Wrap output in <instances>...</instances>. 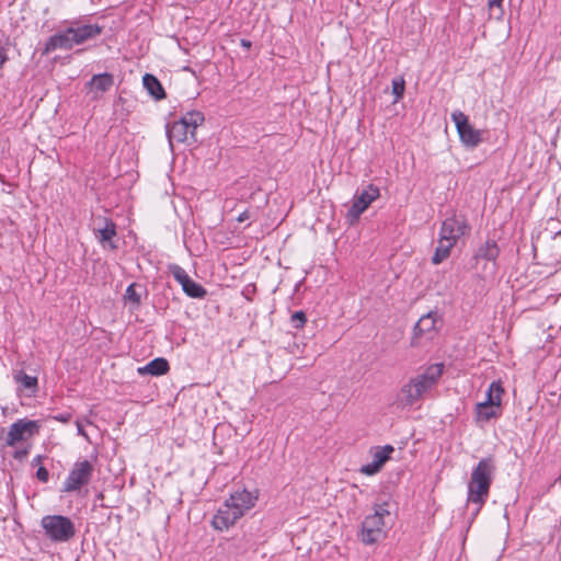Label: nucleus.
Returning a JSON list of instances; mask_svg holds the SVG:
<instances>
[{"mask_svg": "<svg viewBox=\"0 0 561 561\" xmlns=\"http://www.w3.org/2000/svg\"><path fill=\"white\" fill-rule=\"evenodd\" d=\"M103 26L99 24L83 23L81 20H72L68 25L57 31L45 43L43 54L56 49H72L101 35Z\"/></svg>", "mask_w": 561, "mask_h": 561, "instance_id": "f257e3e1", "label": "nucleus"}, {"mask_svg": "<svg viewBox=\"0 0 561 561\" xmlns=\"http://www.w3.org/2000/svg\"><path fill=\"white\" fill-rule=\"evenodd\" d=\"M444 364L435 363L427 366L424 371L410 378L402 385L398 394L397 402L401 407H412L417 403L423 396L436 387L444 373Z\"/></svg>", "mask_w": 561, "mask_h": 561, "instance_id": "f03ea898", "label": "nucleus"}, {"mask_svg": "<svg viewBox=\"0 0 561 561\" xmlns=\"http://www.w3.org/2000/svg\"><path fill=\"white\" fill-rule=\"evenodd\" d=\"M471 227L462 215L453 214L447 217L440 227L438 245L432 257L433 264H439L450 255L451 249L458 240L469 234Z\"/></svg>", "mask_w": 561, "mask_h": 561, "instance_id": "7ed1b4c3", "label": "nucleus"}, {"mask_svg": "<svg viewBox=\"0 0 561 561\" xmlns=\"http://www.w3.org/2000/svg\"><path fill=\"white\" fill-rule=\"evenodd\" d=\"M495 470L492 457L482 458L472 469L468 484V502L478 505V511L486 501Z\"/></svg>", "mask_w": 561, "mask_h": 561, "instance_id": "20e7f679", "label": "nucleus"}, {"mask_svg": "<svg viewBox=\"0 0 561 561\" xmlns=\"http://www.w3.org/2000/svg\"><path fill=\"white\" fill-rule=\"evenodd\" d=\"M41 527L45 537L54 543L69 542L77 533L76 525L71 518L58 514L43 516Z\"/></svg>", "mask_w": 561, "mask_h": 561, "instance_id": "39448f33", "label": "nucleus"}, {"mask_svg": "<svg viewBox=\"0 0 561 561\" xmlns=\"http://www.w3.org/2000/svg\"><path fill=\"white\" fill-rule=\"evenodd\" d=\"M390 513L383 505H378L375 513L365 517L362 523L360 540L366 545L378 542L386 536Z\"/></svg>", "mask_w": 561, "mask_h": 561, "instance_id": "423d86ee", "label": "nucleus"}, {"mask_svg": "<svg viewBox=\"0 0 561 561\" xmlns=\"http://www.w3.org/2000/svg\"><path fill=\"white\" fill-rule=\"evenodd\" d=\"M94 465L88 459L77 460L66 477L61 492L72 493L87 486L93 477Z\"/></svg>", "mask_w": 561, "mask_h": 561, "instance_id": "0eeeda50", "label": "nucleus"}, {"mask_svg": "<svg viewBox=\"0 0 561 561\" xmlns=\"http://www.w3.org/2000/svg\"><path fill=\"white\" fill-rule=\"evenodd\" d=\"M450 118L456 126L460 142L465 148L474 149L483 141L485 131L476 129L463 112L456 110L451 113Z\"/></svg>", "mask_w": 561, "mask_h": 561, "instance_id": "6e6552de", "label": "nucleus"}, {"mask_svg": "<svg viewBox=\"0 0 561 561\" xmlns=\"http://www.w3.org/2000/svg\"><path fill=\"white\" fill-rule=\"evenodd\" d=\"M38 431L39 425L36 421L20 419L10 425L4 438L5 444L10 447H14L18 443L27 440L36 435Z\"/></svg>", "mask_w": 561, "mask_h": 561, "instance_id": "1a4fd4ad", "label": "nucleus"}, {"mask_svg": "<svg viewBox=\"0 0 561 561\" xmlns=\"http://www.w3.org/2000/svg\"><path fill=\"white\" fill-rule=\"evenodd\" d=\"M169 268L174 279L182 286L183 291L188 297L203 299L207 295V290L199 283L193 280L183 267L172 264Z\"/></svg>", "mask_w": 561, "mask_h": 561, "instance_id": "9d476101", "label": "nucleus"}, {"mask_svg": "<svg viewBox=\"0 0 561 561\" xmlns=\"http://www.w3.org/2000/svg\"><path fill=\"white\" fill-rule=\"evenodd\" d=\"M379 188L373 184L368 185L359 195H357L348 209V216L358 219L368 206L379 197Z\"/></svg>", "mask_w": 561, "mask_h": 561, "instance_id": "9b49d317", "label": "nucleus"}, {"mask_svg": "<svg viewBox=\"0 0 561 561\" xmlns=\"http://www.w3.org/2000/svg\"><path fill=\"white\" fill-rule=\"evenodd\" d=\"M240 512L236 511L228 501L218 508L217 513L214 515L211 525L217 530H227L229 527L234 525V523L241 518Z\"/></svg>", "mask_w": 561, "mask_h": 561, "instance_id": "f8f14e48", "label": "nucleus"}, {"mask_svg": "<svg viewBox=\"0 0 561 561\" xmlns=\"http://www.w3.org/2000/svg\"><path fill=\"white\" fill-rule=\"evenodd\" d=\"M394 451L393 446L385 445L382 447H375L373 449V461L363 466L360 472L366 476L376 474L381 470L383 465L390 459L391 454Z\"/></svg>", "mask_w": 561, "mask_h": 561, "instance_id": "ddd939ff", "label": "nucleus"}, {"mask_svg": "<svg viewBox=\"0 0 561 561\" xmlns=\"http://www.w3.org/2000/svg\"><path fill=\"white\" fill-rule=\"evenodd\" d=\"M257 497H259L257 490H254L253 492L242 490V491H237V492L232 493L229 496V499H227L226 501H228V503L236 511L240 512V516H243L245 514V512H248L255 505Z\"/></svg>", "mask_w": 561, "mask_h": 561, "instance_id": "4468645a", "label": "nucleus"}, {"mask_svg": "<svg viewBox=\"0 0 561 561\" xmlns=\"http://www.w3.org/2000/svg\"><path fill=\"white\" fill-rule=\"evenodd\" d=\"M103 227L95 229V236L104 249L116 250L117 244L113 241L116 236V225L113 220L103 218Z\"/></svg>", "mask_w": 561, "mask_h": 561, "instance_id": "2eb2a0df", "label": "nucleus"}, {"mask_svg": "<svg viewBox=\"0 0 561 561\" xmlns=\"http://www.w3.org/2000/svg\"><path fill=\"white\" fill-rule=\"evenodd\" d=\"M165 128L167 136L171 146L173 141L185 142L188 140V137L191 136V129L187 128L185 126V122L181 119L172 124H168Z\"/></svg>", "mask_w": 561, "mask_h": 561, "instance_id": "dca6fc26", "label": "nucleus"}, {"mask_svg": "<svg viewBox=\"0 0 561 561\" xmlns=\"http://www.w3.org/2000/svg\"><path fill=\"white\" fill-rule=\"evenodd\" d=\"M98 99L104 92L108 91L114 84V77L108 72L94 75L88 83Z\"/></svg>", "mask_w": 561, "mask_h": 561, "instance_id": "f3484780", "label": "nucleus"}, {"mask_svg": "<svg viewBox=\"0 0 561 561\" xmlns=\"http://www.w3.org/2000/svg\"><path fill=\"white\" fill-rule=\"evenodd\" d=\"M437 316L435 312H428L420 318L414 327V334L422 336L424 334H431L436 330Z\"/></svg>", "mask_w": 561, "mask_h": 561, "instance_id": "a211bd4d", "label": "nucleus"}, {"mask_svg": "<svg viewBox=\"0 0 561 561\" xmlns=\"http://www.w3.org/2000/svg\"><path fill=\"white\" fill-rule=\"evenodd\" d=\"M169 363L165 358L157 357L144 367L138 368L139 374H149L151 376H161L169 370Z\"/></svg>", "mask_w": 561, "mask_h": 561, "instance_id": "6ab92c4d", "label": "nucleus"}, {"mask_svg": "<svg viewBox=\"0 0 561 561\" xmlns=\"http://www.w3.org/2000/svg\"><path fill=\"white\" fill-rule=\"evenodd\" d=\"M142 83L148 93L156 100L165 98V92L160 81L151 73H146L142 78Z\"/></svg>", "mask_w": 561, "mask_h": 561, "instance_id": "aec40b11", "label": "nucleus"}, {"mask_svg": "<svg viewBox=\"0 0 561 561\" xmlns=\"http://www.w3.org/2000/svg\"><path fill=\"white\" fill-rule=\"evenodd\" d=\"M180 119L185 122V126L191 129V138L195 140V130L199 125L204 123V114L199 111H191Z\"/></svg>", "mask_w": 561, "mask_h": 561, "instance_id": "412c9836", "label": "nucleus"}, {"mask_svg": "<svg viewBox=\"0 0 561 561\" xmlns=\"http://www.w3.org/2000/svg\"><path fill=\"white\" fill-rule=\"evenodd\" d=\"M503 393H504V389L502 387L501 381H493L489 386V389L486 391V399L483 403L500 407Z\"/></svg>", "mask_w": 561, "mask_h": 561, "instance_id": "4be33fe9", "label": "nucleus"}, {"mask_svg": "<svg viewBox=\"0 0 561 561\" xmlns=\"http://www.w3.org/2000/svg\"><path fill=\"white\" fill-rule=\"evenodd\" d=\"M13 379L23 389L31 390L32 393L37 391V378L35 376H30L25 371L19 370L13 374Z\"/></svg>", "mask_w": 561, "mask_h": 561, "instance_id": "5701e85b", "label": "nucleus"}, {"mask_svg": "<svg viewBox=\"0 0 561 561\" xmlns=\"http://www.w3.org/2000/svg\"><path fill=\"white\" fill-rule=\"evenodd\" d=\"M500 254V249L495 241L488 240L484 244H482L477 253L478 257H482L488 261H495Z\"/></svg>", "mask_w": 561, "mask_h": 561, "instance_id": "b1692460", "label": "nucleus"}, {"mask_svg": "<svg viewBox=\"0 0 561 561\" xmlns=\"http://www.w3.org/2000/svg\"><path fill=\"white\" fill-rule=\"evenodd\" d=\"M496 405H490L488 403L480 402L477 404V412L479 419L489 421L497 415Z\"/></svg>", "mask_w": 561, "mask_h": 561, "instance_id": "393cba45", "label": "nucleus"}, {"mask_svg": "<svg viewBox=\"0 0 561 561\" xmlns=\"http://www.w3.org/2000/svg\"><path fill=\"white\" fill-rule=\"evenodd\" d=\"M392 93L394 95V102H399L404 94L405 81L402 77L393 78L391 81Z\"/></svg>", "mask_w": 561, "mask_h": 561, "instance_id": "a878e982", "label": "nucleus"}, {"mask_svg": "<svg viewBox=\"0 0 561 561\" xmlns=\"http://www.w3.org/2000/svg\"><path fill=\"white\" fill-rule=\"evenodd\" d=\"M307 322V316L304 311L299 310L291 314L290 323L295 329H302Z\"/></svg>", "mask_w": 561, "mask_h": 561, "instance_id": "bb28decb", "label": "nucleus"}, {"mask_svg": "<svg viewBox=\"0 0 561 561\" xmlns=\"http://www.w3.org/2000/svg\"><path fill=\"white\" fill-rule=\"evenodd\" d=\"M125 298L128 299L129 301L134 302L135 305L140 304L141 296L137 291V284L133 283L127 287L126 293H125Z\"/></svg>", "mask_w": 561, "mask_h": 561, "instance_id": "cd10ccee", "label": "nucleus"}, {"mask_svg": "<svg viewBox=\"0 0 561 561\" xmlns=\"http://www.w3.org/2000/svg\"><path fill=\"white\" fill-rule=\"evenodd\" d=\"M28 453H30V448L28 447H25V448H22V449H16L14 451V454H13V458L15 460L23 461L28 456Z\"/></svg>", "mask_w": 561, "mask_h": 561, "instance_id": "c85d7f7f", "label": "nucleus"}, {"mask_svg": "<svg viewBox=\"0 0 561 561\" xmlns=\"http://www.w3.org/2000/svg\"><path fill=\"white\" fill-rule=\"evenodd\" d=\"M36 478L41 481L46 483L49 479V472L45 467H39L36 472Z\"/></svg>", "mask_w": 561, "mask_h": 561, "instance_id": "c756f323", "label": "nucleus"}, {"mask_svg": "<svg viewBox=\"0 0 561 561\" xmlns=\"http://www.w3.org/2000/svg\"><path fill=\"white\" fill-rule=\"evenodd\" d=\"M8 48L7 46L0 41V69L4 66V64L8 61Z\"/></svg>", "mask_w": 561, "mask_h": 561, "instance_id": "7c9ffc66", "label": "nucleus"}, {"mask_svg": "<svg viewBox=\"0 0 561 561\" xmlns=\"http://www.w3.org/2000/svg\"><path fill=\"white\" fill-rule=\"evenodd\" d=\"M249 218H250V213H249V210H244V211H242V213L238 216L237 220H238L239 222H243V221L248 220Z\"/></svg>", "mask_w": 561, "mask_h": 561, "instance_id": "2f4dec72", "label": "nucleus"}, {"mask_svg": "<svg viewBox=\"0 0 561 561\" xmlns=\"http://www.w3.org/2000/svg\"><path fill=\"white\" fill-rule=\"evenodd\" d=\"M502 2H503V0H489L488 1V5L490 8H492V7H501Z\"/></svg>", "mask_w": 561, "mask_h": 561, "instance_id": "473e14b6", "label": "nucleus"}, {"mask_svg": "<svg viewBox=\"0 0 561 561\" xmlns=\"http://www.w3.org/2000/svg\"><path fill=\"white\" fill-rule=\"evenodd\" d=\"M76 424H77V428H78V434H79V435H81V436L87 437V434H85V432H84V430H83V427H82L81 423H80L79 421H77V423H76Z\"/></svg>", "mask_w": 561, "mask_h": 561, "instance_id": "72a5a7b5", "label": "nucleus"}, {"mask_svg": "<svg viewBox=\"0 0 561 561\" xmlns=\"http://www.w3.org/2000/svg\"><path fill=\"white\" fill-rule=\"evenodd\" d=\"M43 459H44V456H41V455L36 456V457H35V458H33V460H32V466H37V465H39V463L43 461Z\"/></svg>", "mask_w": 561, "mask_h": 561, "instance_id": "f704fd0d", "label": "nucleus"}, {"mask_svg": "<svg viewBox=\"0 0 561 561\" xmlns=\"http://www.w3.org/2000/svg\"><path fill=\"white\" fill-rule=\"evenodd\" d=\"M55 419L59 420L61 422H67L70 419V415H60V416H56Z\"/></svg>", "mask_w": 561, "mask_h": 561, "instance_id": "c9c22d12", "label": "nucleus"}, {"mask_svg": "<svg viewBox=\"0 0 561 561\" xmlns=\"http://www.w3.org/2000/svg\"><path fill=\"white\" fill-rule=\"evenodd\" d=\"M242 45H243V46H248V47H249L251 44H250V42L242 41Z\"/></svg>", "mask_w": 561, "mask_h": 561, "instance_id": "e433bc0d", "label": "nucleus"}]
</instances>
